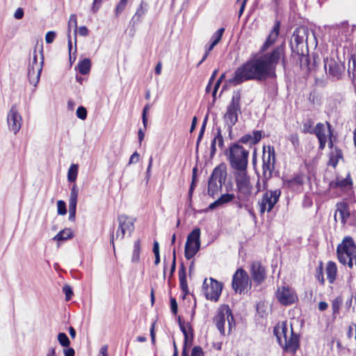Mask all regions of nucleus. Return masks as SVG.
Masks as SVG:
<instances>
[{
	"label": "nucleus",
	"mask_w": 356,
	"mask_h": 356,
	"mask_svg": "<svg viewBox=\"0 0 356 356\" xmlns=\"http://www.w3.org/2000/svg\"><path fill=\"white\" fill-rule=\"evenodd\" d=\"M74 28V35H76L77 33V21H76V15L75 14H72L70 15L68 25H67V32L68 34H70L71 29ZM76 43V39L75 38V44Z\"/></svg>",
	"instance_id": "nucleus-35"
},
{
	"label": "nucleus",
	"mask_w": 356,
	"mask_h": 356,
	"mask_svg": "<svg viewBox=\"0 0 356 356\" xmlns=\"http://www.w3.org/2000/svg\"><path fill=\"white\" fill-rule=\"evenodd\" d=\"M289 140L294 147L299 145V138L297 134H291L289 137Z\"/></svg>",
	"instance_id": "nucleus-55"
},
{
	"label": "nucleus",
	"mask_w": 356,
	"mask_h": 356,
	"mask_svg": "<svg viewBox=\"0 0 356 356\" xmlns=\"http://www.w3.org/2000/svg\"><path fill=\"white\" fill-rule=\"evenodd\" d=\"M313 121L312 120H307L306 122L303 123V132L304 133H312L313 130L312 127L313 126Z\"/></svg>",
	"instance_id": "nucleus-47"
},
{
	"label": "nucleus",
	"mask_w": 356,
	"mask_h": 356,
	"mask_svg": "<svg viewBox=\"0 0 356 356\" xmlns=\"http://www.w3.org/2000/svg\"><path fill=\"white\" fill-rule=\"evenodd\" d=\"M65 356H74L75 352L72 348H68L65 349L64 351Z\"/></svg>",
	"instance_id": "nucleus-63"
},
{
	"label": "nucleus",
	"mask_w": 356,
	"mask_h": 356,
	"mask_svg": "<svg viewBox=\"0 0 356 356\" xmlns=\"http://www.w3.org/2000/svg\"><path fill=\"white\" fill-rule=\"evenodd\" d=\"M23 16H24L23 9L21 8H17L14 13L15 18L17 19H20L23 17Z\"/></svg>",
	"instance_id": "nucleus-60"
},
{
	"label": "nucleus",
	"mask_w": 356,
	"mask_h": 356,
	"mask_svg": "<svg viewBox=\"0 0 356 356\" xmlns=\"http://www.w3.org/2000/svg\"><path fill=\"white\" fill-rule=\"evenodd\" d=\"M57 212L58 215H65L67 213L65 202L63 200L57 202Z\"/></svg>",
	"instance_id": "nucleus-41"
},
{
	"label": "nucleus",
	"mask_w": 356,
	"mask_h": 356,
	"mask_svg": "<svg viewBox=\"0 0 356 356\" xmlns=\"http://www.w3.org/2000/svg\"><path fill=\"white\" fill-rule=\"evenodd\" d=\"M226 177L227 167L225 163H221L213 169L208 182V193L210 196L214 197L221 191Z\"/></svg>",
	"instance_id": "nucleus-5"
},
{
	"label": "nucleus",
	"mask_w": 356,
	"mask_h": 356,
	"mask_svg": "<svg viewBox=\"0 0 356 356\" xmlns=\"http://www.w3.org/2000/svg\"><path fill=\"white\" fill-rule=\"evenodd\" d=\"M38 53L35 49L32 54V58L30 59L28 68H31V67H35L36 65H39L40 67L42 69L43 64V56L42 52L40 53V61L38 60Z\"/></svg>",
	"instance_id": "nucleus-31"
},
{
	"label": "nucleus",
	"mask_w": 356,
	"mask_h": 356,
	"mask_svg": "<svg viewBox=\"0 0 356 356\" xmlns=\"http://www.w3.org/2000/svg\"><path fill=\"white\" fill-rule=\"evenodd\" d=\"M316 279L318 280L319 282H321V284H324L325 280H324V277H323L322 264H321V265L316 269Z\"/></svg>",
	"instance_id": "nucleus-45"
},
{
	"label": "nucleus",
	"mask_w": 356,
	"mask_h": 356,
	"mask_svg": "<svg viewBox=\"0 0 356 356\" xmlns=\"http://www.w3.org/2000/svg\"><path fill=\"white\" fill-rule=\"evenodd\" d=\"M326 275L327 278L330 284L334 282L337 273V265L333 261H328L326 265Z\"/></svg>",
	"instance_id": "nucleus-25"
},
{
	"label": "nucleus",
	"mask_w": 356,
	"mask_h": 356,
	"mask_svg": "<svg viewBox=\"0 0 356 356\" xmlns=\"http://www.w3.org/2000/svg\"><path fill=\"white\" fill-rule=\"evenodd\" d=\"M250 274L252 280L257 284H261L266 277V270L260 261H254L251 264Z\"/></svg>",
	"instance_id": "nucleus-19"
},
{
	"label": "nucleus",
	"mask_w": 356,
	"mask_h": 356,
	"mask_svg": "<svg viewBox=\"0 0 356 356\" xmlns=\"http://www.w3.org/2000/svg\"><path fill=\"white\" fill-rule=\"evenodd\" d=\"M340 159H342V152L339 149L335 148L330 154L329 165L335 168Z\"/></svg>",
	"instance_id": "nucleus-29"
},
{
	"label": "nucleus",
	"mask_w": 356,
	"mask_h": 356,
	"mask_svg": "<svg viewBox=\"0 0 356 356\" xmlns=\"http://www.w3.org/2000/svg\"><path fill=\"white\" fill-rule=\"evenodd\" d=\"M149 108H150V105L149 104H147L144 106L143 110L142 120H143V124L145 129H146L147 124V113H148Z\"/></svg>",
	"instance_id": "nucleus-43"
},
{
	"label": "nucleus",
	"mask_w": 356,
	"mask_h": 356,
	"mask_svg": "<svg viewBox=\"0 0 356 356\" xmlns=\"http://www.w3.org/2000/svg\"><path fill=\"white\" fill-rule=\"evenodd\" d=\"M79 194V188L76 184H74L71 188L69 204L76 205Z\"/></svg>",
	"instance_id": "nucleus-37"
},
{
	"label": "nucleus",
	"mask_w": 356,
	"mask_h": 356,
	"mask_svg": "<svg viewBox=\"0 0 356 356\" xmlns=\"http://www.w3.org/2000/svg\"><path fill=\"white\" fill-rule=\"evenodd\" d=\"M303 183V179L302 176L298 175L289 181V184L291 186H300Z\"/></svg>",
	"instance_id": "nucleus-46"
},
{
	"label": "nucleus",
	"mask_w": 356,
	"mask_h": 356,
	"mask_svg": "<svg viewBox=\"0 0 356 356\" xmlns=\"http://www.w3.org/2000/svg\"><path fill=\"white\" fill-rule=\"evenodd\" d=\"M56 36L55 31H48L45 35V41L47 44H51L54 42Z\"/></svg>",
	"instance_id": "nucleus-50"
},
{
	"label": "nucleus",
	"mask_w": 356,
	"mask_h": 356,
	"mask_svg": "<svg viewBox=\"0 0 356 356\" xmlns=\"http://www.w3.org/2000/svg\"><path fill=\"white\" fill-rule=\"evenodd\" d=\"M262 138L261 131H254L252 134H245L241 137L240 141L243 144L250 145L257 144Z\"/></svg>",
	"instance_id": "nucleus-21"
},
{
	"label": "nucleus",
	"mask_w": 356,
	"mask_h": 356,
	"mask_svg": "<svg viewBox=\"0 0 356 356\" xmlns=\"http://www.w3.org/2000/svg\"><path fill=\"white\" fill-rule=\"evenodd\" d=\"M102 0H94L92 6V10L93 13H97L100 7Z\"/></svg>",
	"instance_id": "nucleus-58"
},
{
	"label": "nucleus",
	"mask_w": 356,
	"mask_h": 356,
	"mask_svg": "<svg viewBox=\"0 0 356 356\" xmlns=\"http://www.w3.org/2000/svg\"><path fill=\"white\" fill-rule=\"evenodd\" d=\"M352 185V180L350 177V175L348 174L346 177L340 178L337 177L335 181H331L330 184V186L331 188H345L347 186H350Z\"/></svg>",
	"instance_id": "nucleus-26"
},
{
	"label": "nucleus",
	"mask_w": 356,
	"mask_h": 356,
	"mask_svg": "<svg viewBox=\"0 0 356 356\" xmlns=\"http://www.w3.org/2000/svg\"><path fill=\"white\" fill-rule=\"evenodd\" d=\"M274 334L286 351L296 353L299 346L298 337L293 333L291 324L289 325L286 322L278 323L274 328Z\"/></svg>",
	"instance_id": "nucleus-2"
},
{
	"label": "nucleus",
	"mask_w": 356,
	"mask_h": 356,
	"mask_svg": "<svg viewBox=\"0 0 356 356\" xmlns=\"http://www.w3.org/2000/svg\"><path fill=\"white\" fill-rule=\"evenodd\" d=\"M228 160L232 168L236 172L246 170L249 152L238 144H233L227 153Z\"/></svg>",
	"instance_id": "nucleus-4"
},
{
	"label": "nucleus",
	"mask_w": 356,
	"mask_h": 356,
	"mask_svg": "<svg viewBox=\"0 0 356 356\" xmlns=\"http://www.w3.org/2000/svg\"><path fill=\"white\" fill-rule=\"evenodd\" d=\"M342 304V299L340 297H337L332 302V308L334 314L339 312L341 305Z\"/></svg>",
	"instance_id": "nucleus-40"
},
{
	"label": "nucleus",
	"mask_w": 356,
	"mask_h": 356,
	"mask_svg": "<svg viewBox=\"0 0 356 356\" xmlns=\"http://www.w3.org/2000/svg\"><path fill=\"white\" fill-rule=\"evenodd\" d=\"M76 205L69 204V220L74 221L76 217Z\"/></svg>",
	"instance_id": "nucleus-49"
},
{
	"label": "nucleus",
	"mask_w": 356,
	"mask_h": 356,
	"mask_svg": "<svg viewBox=\"0 0 356 356\" xmlns=\"http://www.w3.org/2000/svg\"><path fill=\"white\" fill-rule=\"evenodd\" d=\"M207 119H208V115H207L205 116L204 122H203V123L202 124V127H201V129H200V133H199V136H198V138H197V143H196V147L197 148L198 147L200 142V140H202V138L203 137V135H204V131H205V128H206V124H207Z\"/></svg>",
	"instance_id": "nucleus-42"
},
{
	"label": "nucleus",
	"mask_w": 356,
	"mask_h": 356,
	"mask_svg": "<svg viewBox=\"0 0 356 356\" xmlns=\"http://www.w3.org/2000/svg\"><path fill=\"white\" fill-rule=\"evenodd\" d=\"M324 68L330 77L338 80L341 79L345 67L338 57L330 56L324 58Z\"/></svg>",
	"instance_id": "nucleus-12"
},
{
	"label": "nucleus",
	"mask_w": 356,
	"mask_h": 356,
	"mask_svg": "<svg viewBox=\"0 0 356 356\" xmlns=\"http://www.w3.org/2000/svg\"><path fill=\"white\" fill-rule=\"evenodd\" d=\"M232 285L236 293L247 292L251 287V281L247 272L242 268L238 269L233 275Z\"/></svg>",
	"instance_id": "nucleus-13"
},
{
	"label": "nucleus",
	"mask_w": 356,
	"mask_h": 356,
	"mask_svg": "<svg viewBox=\"0 0 356 356\" xmlns=\"http://www.w3.org/2000/svg\"><path fill=\"white\" fill-rule=\"evenodd\" d=\"M135 220V218L126 215L118 216L119 225L116 232V238L122 239L127 233L130 236L134 230Z\"/></svg>",
	"instance_id": "nucleus-16"
},
{
	"label": "nucleus",
	"mask_w": 356,
	"mask_h": 356,
	"mask_svg": "<svg viewBox=\"0 0 356 356\" xmlns=\"http://www.w3.org/2000/svg\"><path fill=\"white\" fill-rule=\"evenodd\" d=\"M276 298L282 305H291L298 300V296L292 288L289 286L279 287L276 291Z\"/></svg>",
	"instance_id": "nucleus-17"
},
{
	"label": "nucleus",
	"mask_w": 356,
	"mask_h": 356,
	"mask_svg": "<svg viewBox=\"0 0 356 356\" xmlns=\"http://www.w3.org/2000/svg\"><path fill=\"white\" fill-rule=\"evenodd\" d=\"M176 268V252L175 248L173 249V258H172V263L170 270V274H172L174 271L175 270Z\"/></svg>",
	"instance_id": "nucleus-61"
},
{
	"label": "nucleus",
	"mask_w": 356,
	"mask_h": 356,
	"mask_svg": "<svg viewBox=\"0 0 356 356\" xmlns=\"http://www.w3.org/2000/svg\"><path fill=\"white\" fill-rule=\"evenodd\" d=\"M99 356H108V346L106 345L101 347Z\"/></svg>",
	"instance_id": "nucleus-62"
},
{
	"label": "nucleus",
	"mask_w": 356,
	"mask_h": 356,
	"mask_svg": "<svg viewBox=\"0 0 356 356\" xmlns=\"http://www.w3.org/2000/svg\"><path fill=\"white\" fill-rule=\"evenodd\" d=\"M225 28H220L218 29L213 34L211 35L210 41L217 45L219 42L221 40L222 35L225 32Z\"/></svg>",
	"instance_id": "nucleus-38"
},
{
	"label": "nucleus",
	"mask_w": 356,
	"mask_h": 356,
	"mask_svg": "<svg viewBox=\"0 0 356 356\" xmlns=\"http://www.w3.org/2000/svg\"><path fill=\"white\" fill-rule=\"evenodd\" d=\"M45 356H56L55 348H49Z\"/></svg>",
	"instance_id": "nucleus-64"
},
{
	"label": "nucleus",
	"mask_w": 356,
	"mask_h": 356,
	"mask_svg": "<svg viewBox=\"0 0 356 356\" xmlns=\"http://www.w3.org/2000/svg\"><path fill=\"white\" fill-rule=\"evenodd\" d=\"M128 0H120L115 8V15H119L125 8Z\"/></svg>",
	"instance_id": "nucleus-44"
},
{
	"label": "nucleus",
	"mask_w": 356,
	"mask_h": 356,
	"mask_svg": "<svg viewBox=\"0 0 356 356\" xmlns=\"http://www.w3.org/2000/svg\"><path fill=\"white\" fill-rule=\"evenodd\" d=\"M309 30L305 26H300L293 32L291 40L292 49L298 54H303V47L307 46Z\"/></svg>",
	"instance_id": "nucleus-11"
},
{
	"label": "nucleus",
	"mask_w": 356,
	"mask_h": 356,
	"mask_svg": "<svg viewBox=\"0 0 356 356\" xmlns=\"http://www.w3.org/2000/svg\"><path fill=\"white\" fill-rule=\"evenodd\" d=\"M76 113V116L81 120H85L87 117V111L83 106L78 107Z\"/></svg>",
	"instance_id": "nucleus-48"
},
{
	"label": "nucleus",
	"mask_w": 356,
	"mask_h": 356,
	"mask_svg": "<svg viewBox=\"0 0 356 356\" xmlns=\"http://www.w3.org/2000/svg\"><path fill=\"white\" fill-rule=\"evenodd\" d=\"M223 145H224V139L221 134L220 129H218L216 136L213 138V139L212 140L211 143L210 156L211 158L215 155V154L217 151L216 146H218L220 149H222L223 147Z\"/></svg>",
	"instance_id": "nucleus-24"
},
{
	"label": "nucleus",
	"mask_w": 356,
	"mask_h": 356,
	"mask_svg": "<svg viewBox=\"0 0 356 356\" xmlns=\"http://www.w3.org/2000/svg\"><path fill=\"white\" fill-rule=\"evenodd\" d=\"M279 34V24H277L276 26H275L273 30L270 33V35L268 36L266 42H265L264 47L267 48L270 45H271L275 39L277 38V35Z\"/></svg>",
	"instance_id": "nucleus-32"
},
{
	"label": "nucleus",
	"mask_w": 356,
	"mask_h": 356,
	"mask_svg": "<svg viewBox=\"0 0 356 356\" xmlns=\"http://www.w3.org/2000/svg\"><path fill=\"white\" fill-rule=\"evenodd\" d=\"M191 356H204L202 348L200 346H195L192 350Z\"/></svg>",
	"instance_id": "nucleus-53"
},
{
	"label": "nucleus",
	"mask_w": 356,
	"mask_h": 356,
	"mask_svg": "<svg viewBox=\"0 0 356 356\" xmlns=\"http://www.w3.org/2000/svg\"><path fill=\"white\" fill-rule=\"evenodd\" d=\"M241 94L239 92H234L230 103L226 108L223 118L229 130L238 122V115L241 114Z\"/></svg>",
	"instance_id": "nucleus-6"
},
{
	"label": "nucleus",
	"mask_w": 356,
	"mask_h": 356,
	"mask_svg": "<svg viewBox=\"0 0 356 356\" xmlns=\"http://www.w3.org/2000/svg\"><path fill=\"white\" fill-rule=\"evenodd\" d=\"M58 341L63 347H68L70 343L69 338L64 332H60L58 334Z\"/></svg>",
	"instance_id": "nucleus-39"
},
{
	"label": "nucleus",
	"mask_w": 356,
	"mask_h": 356,
	"mask_svg": "<svg viewBox=\"0 0 356 356\" xmlns=\"http://www.w3.org/2000/svg\"><path fill=\"white\" fill-rule=\"evenodd\" d=\"M170 307L172 313L176 314L177 312V303L174 298H170Z\"/></svg>",
	"instance_id": "nucleus-56"
},
{
	"label": "nucleus",
	"mask_w": 356,
	"mask_h": 356,
	"mask_svg": "<svg viewBox=\"0 0 356 356\" xmlns=\"http://www.w3.org/2000/svg\"><path fill=\"white\" fill-rule=\"evenodd\" d=\"M78 165L72 164L68 169L67 179L70 182H74L77 178Z\"/></svg>",
	"instance_id": "nucleus-34"
},
{
	"label": "nucleus",
	"mask_w": 356,
	"mask_h": 356,
	"mask_svg": "<svg viewBox=\"0 0 356 356\" xmlns=\"http://www.w3.org/2000/svg\"><path fill=\"white\" fill-rule=\"evenodd\" d=\"M339 261L352 268L353 261L356 265V244L350 236H346L337 249Z\"/></svg>",
	"instance_id": "nucleus-3"
},
{
	"label": "nucleus",
	"mask_w": 356,
	"mask_h": 356,
	"mask_svg": "<svg viewBox=\"0 0 356 356\" xmlns=\"http://www.w3.org/2000/svg\"><path fill=\"white\" fill-rule=\"evenodd\" d=\"M140 241L139 239L136 241L134 244L133 254L131 257V261L133 263H138L140 259Z\"/></svg>",
	"instance_id": "nucleus-33"
},
{
	"label": "nucleus",
	"mask_w": 356,
	"mask_h": 356,
	"mask_svg": "<svg viewBox=\"0 0 356 356\" xmlns=\"http://www.w3.org/2000/svg\"><path fill=\"white\" fill-rule=\"evenodd\" d=\"M281 191L279 189L267 191L259 201V211L261 214L266 211L270 212L279 200Z\"/></svg>",
	"instance_id": "nucleus-14"
},
{
	"label": "nucleus",
	"mask_w": 356,
	"mask_h": 356,
	"mask_svg": "<svg viewBox=\"0 0 356 356\" xmlns=\"http://www.w3.org/2000/svg\"><path fill=\"white\" fill-rule=\"evenodd\" d=\"M350 217V212L348 207L345 203H340L337 204V209L334 214V218H339L342 225H345Z\"/></svg>",
	"instance_id": "nucleus-20"
},
{
	"label": "nucleus",
	"mask_w": 356,
	"mask_h": 356,
	"mask_svg": "<svg viewBox=\"0 0 356 356\" xmlns=\"http://www.w3.org/2000/svg\"><path fill=\"white\" fill-rule=\"evenodd\" d=\"M200 228H195L188 235L185 244L184 254L186 259H192L200 249Z\"/></svg>",
	"instance_id": "nucleus-9"
},
{
	"label": "nucleus",
	"mask_w": 356,
	"mask_h": 356,
	"mask_svg": "<svg viewBox=\"0 0 356 356\" xmlns=\"http://www.w3.org/2000/svg\"><path fill=\"white\" fill-rule=\"evenodd\" d=\"M234 198L235 195L233 193L222 194L218 200L210 204L209 209L211 210L215 209L218 207L232 202Z\"/></svg>",
	"instance_id": "nucleus-23"
},
{
	"label": "nucleus",
	"mask_w": 356,
	"mask_h": 356,
	"mask_svg": "<svg viewBox=\"0 0 356 356\" xmlns=\"http://www.w3.org/2000/svg\"><path fill=\"white\" fill-rule=\"evenodd\" d=\"M91 67V62L89 58H84L78 65L79 72L83 75L89 73Z\"/></svg>",
	"instance_id": "nucleus-28"
},
{
	"label": "nucleus",
	"mask_w": 356,
	"mask_h": 356,
	"mask_svg": "<svg viewBox=\"0 0 356 356\" xmlns=\"http://www.w3.org/2000/svg\"><path fill=\"white\" fill-rule=\"evenodd\" d=\"M312 133L316 136L318 140L323 138H327L325 125L321 122H319L316 124Z\"/></svg>",
	"instance_id": "nucleus-30"
},
{
	"label": "nucleus",
	"mask_w": 356,
	"mask_h": 356,
	"mask_svg": "<svg viewBox=\"0 0 356 356\" xmlns=\"http://www.w3.org/2000/svg\"><path fill=\"white\" fill-rule=\"evenodd\" d=\"M238 198L241 200H247L252 194V186L246 170L238 171L234 173Z\"/></svg>",
	"instance_id": "nucleus-8"
},
{
	"label": "nucleus",
	"mask_w": 356,
	"mask_h": 356,
	"mask_svg": "<svg viewBox=\"0 0 356 356\" xmlns=\"http://www.w3.org/2000/svg\"><path fill=\"white\" fill-rule=\"evenodd\" d=\"M216 45L210 41V43L205 46V53L204 55V58H207L209 54V52L216 47Z\"/></svg>",
	"instance_id": "nucleus-54"
},
{
	"label": "nucleus",
	"mask_w": 356,
	"mask_h": 356,
	"mask_svg": "<svg viewBox=\"0 0 356 356\" xmlns=\"http://www.w3.org/2000/svg\"><path fill=\"white\" fill-rule=\"evenodd\" d=\"M41 72L42 68L39 65H36L35 68L33 67H31V68H28V79L29 83L33 85L35 87L39 82Z\"/></svg>",
	"instance_id": "nucleus-22"
},
{
	"label": "nucleus",
	"mask_w": 356,
	"mask_h": 356,
	"mask_svg": "<svg viewBox=\"0 0 356 356\" xmlns=\"http://www.w3.org/2000/svg\"><path fill=\"white\" fill-rule=\"evenodd\" d=\"M139 160V154L137 152H135L130 157L129 165H131L134 163H137Z\"/></svg>",
	"instance_id": "nucleus-59"
},
{
	"label": "nucleus",
	"mask_w": 356,
	"mask_h": 356,
	"mask_svg": "<svg viewBox=\"0 0 356 356\" xmlns=\"http://www.w3.org/2000/svg\"><path fill=\"white\" fill-rule=\"evenodd\" d=\"M73 236V232L71 229L66 228L60 231L54 238V241H65Z\"/></svg>",
	"instance_id": "nucleus-27"
},
{
	"label": "nucleus",
	"mask_w": 356,
	"mask_h": 356,
	"mask_svg": "<svg viewBox=\"0 0 356 356\" xmlns=\"http://www.w3.org/2000/svg\"><path fill=\"white\" fill-rule=\"evenodd\" d=\"M7 122L9 130L14 134L21 129L22 118L15 106H13L8 113Z\"/></svg>",
	"instance_id": "nucleus-18"
},
{
	"label": "nucleus",
	"mask_w": 356,
	"mask_h": 356,
	"mask_svg": "<svg viewBox=\"0 0 356 356\" xmlns=\"http://www.w3.org/2000/svg\"><path fill=\"white\" fill-rule=\"evenodd\" d=\"M146 11H147L146 8H143V3H141L140 8H138L136 12L134 17L137 18V19H140V18L142 17L145 15Z\"/></svg>",
	"instance_id": "nucleus-52"
},
{
	"label": "nucleus",
	"mask_w": 356,
	"mask_h": 356,
	"mask_svg": "<svg viewBox=\"0 0 356 356\" xmlns=\"http://www.w3.org/2000/svg\"><path fill=\"white\" fill-rule=\"evenodd\" d=\"M262 174L266 180L270 179L273 175L275 165V152L273 146L264 147L262 156Z\"/></svg>",
	"instance_id": "nucleus-10"
},
{
	"label": "nucleus",
	"mask_w": 356,
	"mask_h": 356,
	"mask_svg": "<svg viewBox=\"0 0 356 356\" xmlns=\"http://www.w3.org/2000/svg\"><path fill=\"white\" fill-rule=\"evenodd\" d=\"M179 284L181 290L186 294L188 293V285L186 282V275L184 268L179 270Z\"/></svg>",
	"instance_id": "nucleus-36"
},
{
	"label": "nucleus",
	"mask_w": 356,
	"mask_h": 356,
	"mask_svg": "<svg viewBox=\"0 0 356 356\" xmlns=\"http://www.w3.org/2000/svg\"><path fill=\"white\" fill-rule=\"evenodd\" d=\"M78 33L81 36H87L89 33V31L86 26H82L79 28Z\"/></svg>",
	"instance_id": "nucleus-57"
},
{
	"label": "nucleus",
	"mask_w": 356,
	"mask_h": 356,
	"mask_svg": "<svg viewBox=\"0 0 356 356\" xmlns=\"http://www.w3.org/2000/svg\"><path fill=\"white\" fill-rule=\"evenodd\" d=\"M209 282V284L207 279L204 280L202 285L203 293L207 300L217 302L222 290V284L213 278H210Z\"/></svg>",
	"instance_id": "nucleus-15"
},
{
	"label": "nucleus",
	"mask_w": 356,
	"mask_h": 356,
	"mask_svg": "<svg viewBox=\"0 0 356 356\" xmlns=\"http://www.w3.org/2000/svg\"><path fill=\"white\" fill-rule=\"evenodd\" d=\"M284 54L282 47H277L270 53L249 60L236 68L234 76L227 83L238 86L250 80H264L275 76V67Z\"/></svg>",
	"instance_id": "nucleus-1"
},
{
	"label": "nucleus",
	"mask_w": 356,
	"mask_h": 356,
	"mask_svg": "<svg viewBox=\"0 0 356 356\" xmlns=\"http://www.w3.org/2000/svg\"><path fill=\"white\" fill-rule=\"evenodd\" d=\"M213 323L221 334H225V325L226 323L228 325V333L231 332L235 323L232 310L227 305H223L218 308L217 314L213 318Z\"/></svg>",
	"instance_id": "nucleus-7"
},
{
	"label": "nucleus",
	"mask_w": 356,
	"mask_h": 356,
	"mask_svg": "<svg viewBox=\"0 0 356 356\" xmlns=\"http://www.w3.org/2000/svg\"><path fill=\"white\" fill-rule=\"evenodd\" d=\"M63 291L65 295V299L66 300H70L72 298V296L73 294V291H72V288L68 286V285H65L63 286Z\"/></svg>",
	"instance_id": "nucleus-51"
}]
</instances>
